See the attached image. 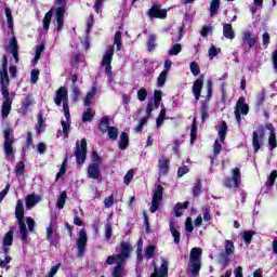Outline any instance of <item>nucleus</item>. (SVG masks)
<instances>
[{
    "instance_id": "obj_21",
    "label": "nucleus",
    "mask_w": 277,
    "mask_h": 277,
    "mask_svg": "<svg viewBox=\"0 0 277 277\" xmlns=\"http://www.w3.org/2000/svg\"><path fill=\"white\" fill-rule=\"evenodd\" d=\"M15 217L17 222L25 220V207L23 206V200L18 199L15 206Z\"/></svg>"
},
{
    "instance_id": "obj_44",
    "label": "nucleus",
    "mask_w": 277,
    "mask_h": 277,
    "mask_svg": "<svg viewBox=\"0 0 277 277\" xmlns=\"http://www.w3.org/2000/svg\"><path fill=\"white\" fill-rule=\"evenodd\" d=\"M207 90L208 93L206 95V101H201V103H209V101H211V97L213 96V82L211 80L207 83Z\"/></svg>"
},
{
    "instance_id": "obj_24",
    "label": "nucleus",
    "mask_w": 277,
    "mask_h": 277,
    "mask_svg": "<svg viewBox=\"0 0 277 277\" xmlns=\"http://www.w3.org/2000/svg\"><path fill=\"white\" fill-rule=\"evenodd\" d=\"M169 227L171 235L174 238V243L179 246V243H181V232L176 229V223H174V221H171Z\"/></svg>"
},
{
    "instance_id": "obj_39",
    "label": "nucleus",
    "mask_w": 277,
    "mask_h": 277,
    "mask_svg": "<svg viewBox=\"0 0 277 277\" xmlns=\"http://www.w3.org/2000/svg\"><path fill=\"white\" fill-rule=\"evenodd\" d=\"M96 113H92V108H87V111L82 115V122H92Z\"/></svg>"
},
{
    "instance_id": "obj_62",
    "label": "nucleus",
    "mask_w": 277,
    "mask_h": 277,
    "mask_svg": "<svg viewBox=\"0 0 277 277\" xmlns=\"http://www.w3.org/2000/svg\"><path fill=\"white\" fill-rule=\"evenodd\" d=\"M160 203L161 201L159 199H151V207L149 209L150 213H157Z\"/></svg>"
},
{
    "instance_id": "obj_26",
    "label": "nucleus",
    "mask_w": 277,
    "mask_h": 277,
    "mask_svg": "<svg viewBox=\"0 0 277 277\" xmlns=\"http://www.w3.org/2000/svg\"><path fill=\"white\" fill-rule=\"evenodd\" d=\"M118 146L120 150H127L129 148V133L121 132Z\"/></svg>"
},
{
    "instance_id": "obj_59",
    "label": "nucleus",
    "mask_w": 277,
    "mask_h": 277,
    "mask_svg": "<svg viewBox=\"0 0 277 277\" xmlns=\"http://www.w3.org/2000/svg\"><path fill=\"white\" fill-rule=\"evenodd\" d=\"M220 153H222V144H220V141L215 140L213 146V155L215 159H217Z\"/></svg>"
},
{
    "instance_id": "obj_46",
    "label": "nucleus",
    "mask_w": 277,
    "mask_h": 277,
    "mask_svg": "<svg viewBox=\"0 0 277 277\" xmlns=\"http://www.w3.org/2000/svg\"><path fill=\"white\" fill-rule=\"evenodd\" d=\"M253 235H256V232H254V230H247V232H243L242 237H243L245 243H247V245L252 243V237H253Z\"/></svg>"
},
{
    "instance_id": "obj_14",
    "label": "nucleus",
    "mask_w": 277,
    "mask_h": 277,
    "mask_svg": "<svg viewBox=\"0 0 277 277\" xmlns=\"http://www.w3.org/2000/svg\"><path fill=\"white\" fill-rule=\"evenodd\" d=\"M148 16L149 18H168V11L166 9H161L160 5L154 4L148 10Z\"/></svg>"
},
{
    "instance_id": "obj_47",
    "label": "nucleus",
    "mask_w": 277,
    "mask_h": 277,
    "mask_svg": "<svg viewBox=\"0 0 277 277\" xmlns=\"http://www.w3.org/2000/svg\"><path fill=\"white\" fill-rule=\"evenodd\" d=\"M15 174L17 176H24L25 175V162L18 161L15 166Z\"/></svg>"
},
{
    "instance_id": "obj_48",
    "label": "nucleus",
    "mask_w": 277,
    "mask_h": 277,
    "mask_svg": "<svg viewBox=\"0 0 277 277\" xmlns=\"http://www.w3.org/2000/svg\"><path fill=\"white\" fill-rule=\"evenodd\" d=\"M135 175V171L130 169L123 177L124 185H131V181H133V176Z\"/></svg>"
},
{
    "instance_id": "obj_33",
    "label": "nucleus",
    "mask_w": 277,
    "mask_h": 277,
    "mask_svg": "<svg viewBox=\"0 0 277 277\" xmlns=\"http://www.w3.org/2000/svg\"><path fill=\"white\" fill-rule=\"evenodd\" d=\"M12 243H14V230H13V229H10V230L6 232V234L4 235V238H3V246L10 247V246H12Z\"/></svg>"
},
{
    "instance_id": "obj_53",
    "label": "nucleus",
    "mask_w": 277,
    "mask_h": 277,
    "mask_svg": "<svg viewBox=\"0 0 277 277\" xmlns=\"http://www.w3.org/2000/svg\"><path fill=\"white\" fill-rule=\"evenodd\" d=\"M108 137L109 140L116 141L118 140V128L116 127H110L108 130Z\"/></svg>"
},
{
    "instance_id": "obj_49",
    "label": "nucleus",
    "mask_w": 277,
    "mask_h": 277,
    "mask_svg": "<svg viewBox=\"0 0 277 277\" xmlns=\"http://www.w3.org/2000/svg\"><path fill=\"white\" fill-rule=\"evenodd\" d=\"M268 146H269L271 150H275V148H277L276 133H269Z\"/></svg>"
},
{
    "instance_id": "obj_50",
    "label": "nucleus",
    "mask_w": 277,
    "mask_h": 277,
    "mask_svg": "<svg viewBox=\"0 0 277 277\" xmlns=\"http://www.w3.org/2000/svg\"><path fill=\"white\" fill-rule=\"evenodd\" d=\"M181 51H183V47L181 45V43H175L168 52V55H179V53H181Z\"/></svg>"
},
{
    "instance_id": "obj_57",
    "label": "nucleus",
    "mask_w": 277,
    "mask_h": 277,
    "mask_svg": "<svg viewBox=\"0 0 277 277\" xmlns=\"http://www.w3.org/2000/svg\"><path fill=\"white\" fill-rule=\"evenodd\" d=\"M276 179H277V171L274 170L268 175V183L266 184L267 187H274V183H276Z\"/></svg>"
},
{
    "instance_id": "obj_41",
    "label": "nucleus",
    "mask_w": 277,
    "mask_h": 277,
    "mask_svg": "<svg viewBox=\"0 0 277 277\" xmlns=\"http://www.w3.org/2000/svg\"><path fill=\"white\" fill-rule=\"evenodd\" d=\"M114 43L117 47V51H120V49H122V32L120 30L115 32Z\"/></svg>"
},
{
    "instance_id": "obj_42",
    "label": "nucleus",
    "mask_w": 277,
    "mask_h": 277,
    "mask_svg": "<svg viewBox=\"0 0 277 277\" xmlns=\"http://www.w3.org/2000/svg\"><path fill=\"white\" fill-rule=\"evenodd\" d=\"M166 81H168V74L167 71H161L157 78L158 88H163V85H166Z\"/></svg>"
},
{
    "instance_id": "obj_6",
    "label": "nucleus",
    "mask_w": 277,
    "mask_h": 277,
    "mask_svg": "<svg viewBox=\"0 0 277 277\" xmlns=\"http://www.w3.org/2000/svg\"><path fill=\"white\" fill-rule=\"evenodd\" d=\"M0 90L4 98L1 106V116L2 118H8V116H10V111H12V98H10V89H8V87H0Z\"/></svg>"
},
{
    "instance_id": "obj_7",
    "label": "nucleus",
    "mask_w": 277,
    "mask_h": 277,
    "mask_svg": "<svg viewBox=\"0 0 277 277\" xmlns=\"http://www.w3.org/2000/svg\"><path fill=\"white\" fill-rule=\"evenodd\" d=\"M233 183L236 189L241 187V169H239V167L233 169V177L225 179L223 185L227 187V189H233Z\"/></svg>"
},
{
    "instance_id": "obj_64",
    "label": "nucleus",
    "mask_w": 277,
    "mask_h": 277,
    "mask_svg": "<svg viewBox=\"0 0 277 277\" xmlns=\"http://www.w3.org/2000/svg\"><path fill=\"white\" fill-rule=\"evenodd\" d=\"M61 124L63 127V133L64 135H66V137H68V132L70 131V121H61Z\"/></svg>"
},
{
    "instance_id": "obj_61",
    "label": "nucleus",
    "mask_w": 277,
    "mask_h": 277,
    "mask_svg": "<svg viewBox=\"0 0 277 277\" xmlns=\"http://www.w3.org/2000/svg\"><path fill=\"white\" fill-rule=\"evenodd\" d=\"M220 49L217 50V48L215 45H211L209 49V60H213L214 57H217V53H220Z\"/></svg>"
},
{
    "instance_id": "obj_58",
    "label": "nucleus",
    "mask_w": 277,
    "mask_h": 277,
    "mask_svg": "<svg viewBox=\"0 0 277 277\" xmlns=\"http://www.w3.org/2000/svg\"><path fill=\"white\" fill-rule=\"evenodd\" d=\"M190 72L194 75V77H198L200 75V66H198V63H190Z\"/></svg>"
},
{
    "instance_id": "obj_32",
    "label": "nucleus",
    "mask_w": 277,
    "mask_h": 277,
    "mask_svg": "<svg viewBox=\"0 0 277 277\" xmlns=\"http://www.w3.org/2000/svg\"><path fill=\"white\" fill-rule=\"evenodd\" d=\"M111 127H109V117L105 116L101 119L98 129L102 133H107Z\"/></svg>"
},
{
    "instance_id": "obj_55",
    "label": "nucleus",
    "mask_w": 277,
    "mask_h": 277,
    "mask_svg": "<svg viewBox=\"0 0 277 277\" xmlns=\"http://www.w3.org/2000/svg\"><path fill=\"white\" fill-rule=\"evenodd\" d=\"M155 250H157V247H155V246H148V247L145 249L146 259H155Z\"/></svg>"
},
{
    "instance_id": "obj_34",
    "label": "nucleus",
    "mask_w": 277,
    "mask_h": 277,
    "mask_svg": "<svg viewBox=\"0 0 277 277\" xmlns=\"http://www.w3.org/2000/svg\"><path fill=\"white\" fill-rule=\"evenodd\" d=\"M51 18H53V10L48 11L43 17L44 31H48L49 27H51Z\"/></svg>"
},
{
    "instance_id": "obj_43",
    "label": "nucleus",
    "mask_w": 277,
    "mask_h": 277,
    "mask_svg": "<svg viewBox=\"0 0 277 277\" xmlns=\"http://www.w3.org/2000/svg\"><path fill=\"white\" fill-rule=\"evenodd\" d=\"M31 147L35 148L36 146L34 145V137L31 136V131H28L25 147L23 148V150L24 151L29 150V148Z\"/></svg>"
},
{
    "instance_id": "obj_4",
    "label": "nucleus",
    "mask_w": 277,
    "mask_h": 277,
    "mask_svg": "<svg viewBox=\"0 0 277 277\" xmlns=\"http://www.w3.org/2000/svg\"><path fill=\"white\" fill-rule=\"evenodd\" d=\"M74 155L78 166H83L85 163V159H88V141L85 138H81L80 144L79 141H77Z\"/></svg>"
},
{
    "instance_id": "obj_36",
    "label": "nucleus",
    "mask_w": 277,
    "mask_h": 277,
    "mask_svg": "<svg viewBox=\"0 0 277 277\" xmlns=\"http://www.w3.org/2000/svg\"><path fill=\"white\" fill-rule=\"evenodd\" d=\"M94 96H96V87L92 88V91L87 93V96L84 98V107H90V105H92V98H94Z\"/></svg>"
},
{
    "instance_id": "obj_35",
    "label": "nucleus",
    "mask_w": 277,
    "mask_h": 277,
    "mask_svg": "<svg viewBox=\"0 0 277 277\" xmlns=\"http://www.w3.org/2000/svg\"><path fill=\"white\" fill-rule=\"evenodd\" d=\"M151 199L154 200H163V186L158 184L156 189L154 190Z\"/></svg>"
},
{
    "instance_id": "obj_22",
    "label": "nucleus",
    "mask_w": 277,
    "mask_h": 277,
    "mask_svg": "<svg viewBox=\"0 0 277 277\" xmlns=\"http://www.w3.org/2000/svg\"><path fill=\"white\" fill-rule=\"evenodd\" d=\"M235 111H238L239 114H242V116H248V113L250 111V107L248 104L243 102V98H239L237 101Z\"/></svg>"
},
{
    "instance_id": "obj_11",
    "label": "nucleus",
    "mask_w": 277,
    "mask_h": 277,
    "mask_svg": "<svg viewBox=\"0 0 277 277\" xmlns=\"http://www.w3.org/2000/svg\"><path fill=\"white\" fill-rule=\"evenodd\" d=\"M10 85V75H8V55L2 56V65L0 67V88Z\"/></svg>"
},
{
    "instance_id": "obj_63",
    "label": "nucleus",
    "mask_w": 277,
    "mask_h": 277,
    "mask_svg": "<svg viewBox=\"0 0 277 277\" xmlns=\"http://www.w3.org/2000/svg\"><path fill=\"white\" fill-rule=\"evenodd\" d=\"M105 209H111L114 207V195H110L104 199Z\"/></svg>"
},
{
    "instance_id": "obj_1",
    "label": "nucleus",
    "mask_w": 277,
    "mask_h": 277,
    "mask_svg": "<svg viewBox=\"0 0 277 277\" xmlns=\"http://www.w3.org/2000/svg\"><path fill=\"white\" fill-rule=\"evenodd\" d=\"M117 254H113L107 256L106 265H115L113 268L111 276L113 277H123L124 273V265H127V261L131 259V253L133 252V246L129 241H121L119 245V249L116 248Z\"/></svg>"
},
{
    "instance_id": "obj_51",
    "label": "nucleus",
    "mask_w": 277,
    "mask_h": 277,
    "mask_svg": "<svg viewBox=\"0 0 277 277\" xmlns=\"http://www.w3.org/2000/svg\"><path fill=\"white\" fill-rule=\"evenodd\" d=\"M200 194H202V185L200 184V181H197L193 186V196L198 197Z\"/></svg>"
},
{
    "instance_id": "obj_37",
    "label": "nucleus",
    "mask_w": 277,
    "mask_h": 277,
    "mask_svg": "<svg viewBox=\"0 0 277 277\" xmlns=\"http://www.w3.org/2000/svg\"><path fill=\"white\" fill-rule=\"evenodd\" d=\"M17 224L19 226V234H21L23 241H27V225L25 224V220L17 221Z\"/></svg>"
},
{
    "instance_id": "obj_40",
    "label": "nucleus",
    "mask_w": 277,
    "mask_h": 277,
    "mask_svg": "<svg viewBox=\"0 0 277 277\" xmlns=\"http://www.w3.org/2000/svg\"><path fill=\"white\" fill-rule=\"evenodd\" d=\"M217 10H220V0H212L210 3V16L213 18L215 14H217Z\"/></svg>"
},
{
    "instance_id": "obj_12",
    "label": "nucleus",
    "mask_w": 277,
    "mask_h": 277,
    "mask_svg": "<svg viewBox=\"0 0 277 277\" xmlns=\"http://www.w3.org/2000/svg\"><path fill=\"white\" fill-rule=\"evenodd\" d=\"M54 103L57 107H60L62 103L63 107H66L68 105V89H66V87L58 88L54 97Z\"/></svg>"
},
{
    "instance_id": "obj_28",
    "label": "nucleus",
    "mask_w": 277,
    "mask_h": 277,
    "mask_svg": "<svg viewBox=\"0 0 277 277\" xmlns=\"http://www.w3.org/2000/svg\"><path fill=\"white\" fill-rule=\"evenodd\" d=\"M40 202V197L35 194H30L26 196V209H34V206Z\"/></svg>"
},
{
    "instance_id": "obj_15",
    "label": "nucleus",
    "mask_w": 277,
    "mask_h": 277,
    "mask_svg": "<svg viewBox=\"0 0 277 277\" xmlns=\"http://www.w3.org/2000/svg\"><path fill=\"white\" fill-rule=\"evenodd\" d=\"M6 51H9L14 58V63L18 64V40L16 37H12L9 41V44L5 48Z\"/></svg>"
},
{
    "instance_id": "obj_29",
    "label": "nucleus",
    "mask_w": 277,
    "mask_h": 277,
    "mask_svg": "<svg viewBox=\"0 0 277 277\" xmlns=\"http://www.w3.org/2000/svg\"><path fill=\"white\" fill-rule=\"evenodd\" d=\"M200 104L201 122L205 124V122H207V119H209V103L200 102Z\"/></svg>"
},
{
    "instance_id": "obj_17",
    "label": "nucleus",
    "mask_w": 277,
    "mask_h": 277,
    "mask_svg": "<svg viewBox=\"0 0 277 277\" xmlns=\"http://www.w3.org/2000/svg\"><path fill=\"white\" fill-rule=\"evenodd\" d=\"M158 168L160 176H167L168 172H170V159L161 156L158 160Z\"/></svg>"
},
{
    "instance_id": "obj_3",
    "label": "nucleus",
    "mask_w": 277,
    "mask_h": 277,
    "mask_svg": "<svg viewBox=\"0 0 277 277\" xmlns=\"http://www.w3.org/2000/svg\"><path fill=\"white\" fill-rule=\"evenodd\" d=\"M235 254V242L233 240L224 241V251H221L219 254V263L224 265V267L228 266L230 263V256Z\"/></svg>"
},
{
    "instance_id": "obj_20",
    "label": "nucleus",
    "mask_w": 277,
    "mask_h": 277,
    "mask_svg": "<svg viewBox=\"0 0 277 277\" xmlns=\"http://www.w3.org/2000/svg\"><path fill=\"white\" fill-rule=\"evenodd\" d=\"M256 42H259V37H252V32L245 31L242 34V43L248 44L249 49H253Z\"/></svg>"
},
{
    "instance_id": "obj_30",
    "label": "nucleus",
    "mask_w": 277,
    "mask_h": 277,
    "mask_svg": "<svg viewBox=\"0 0 277 277\" xmlns=\"http://www.w3.org/2000/svg\"><path fill=\"white\" fill-rule=\"evenodd\" d=\"M226 133H228V124L226 123V121H222L219 127L220 142H224V140H226Z\"/></svg>"
},
{
    "instance_id": "obj_45",
    "label": "nucleus",
    "mask_w": 277,
    "mask_h": 277,
    "mask_svg": "<svg viewBox=\"0 0 277 277\" xmlns=\"http://www.w3.org/2000/svg\"><path fill=\"white\" fill-rule=\"evenodd\" d=\"M37 134L40 135L42 131H44V118L42 117V114L38 115V122H37Z\"/></svg>"
},
{
    "instance_id": "obj_38",
    "label": "nucleus",
    "mask_w": 277,
    "mask_h": 277,
    "mask_svg": "<svg viewBox=\"0 0 277 277\" xmlns=\"http://www.w3.org/2000/svg\"><path fill=\"white\" fill-rule=\"evenodd\" d=\"M67 198L68 194H66V190L62 192L56 202L57 209H64V205H66Z\"/></svg>"
},
{
    "instance_id": "obj_19",
    "label": "nucleus",
    "mask_w": 277,
    "mask_h": 277,
    "mask_svg": "<svg viewBox=\"0 0 277 277\" xmlns=\"http://www.w3.org/2000/svg\"><path fill=\"white\" fill-rule=\"evenodd\" d=\"M88 177L94 181L101 179V167L98 163H91L88 167Z\"/></svg>"
},
{
    "instance_id": "obj_10",
    "label": "nucleus",
    "mask_w": 277,
    "mask_h": 277,
    "mask_svg": "<svg viewBox=\"0 0 277 277\" xmlns=\"http://www.w3.org/2000/svg\"><path fill=\"white\" fill-rule=\"evenodd\" d=\"M111 62H114V48L108 49L102 60V66H105L107 79H111V75H114V71H111Z\"/></svg>"
},
{
    "instance_id": "obj_5",
    "label": "nucleus",
    "mask_w": 277,
    "mask_h": 277,
    "mask_svg": "<svg viewBox=\"0 0 277 277\" xmlns=\"http://www.w3.org/2000/svg\"><path fill=\"white\" fill-rule=\"evenodd\" d=\"M58 5L55 10L56 29L62 31L64 29V14H66V0H55Z\"/></svg>"
},
{
    "instance_id": "obj_31",
    "label": "nucleus",
    "mask_w": 277,
    "mask_h": 277,
    "mask_svg": "<svg viewBox=\"0 0 277 277\" xmlns=\"http://www.w3.org/2000/svg\"><path fill=\"white\" fill-rule=\"evenodd\" d=\"M155 49H157V35L150 34L147 40V50L151 52L155 51Z\"/></svg>"
},
{
    "instance_id": "obj_54",
    "label": "nucleus",
    "mask_w": 277,
    "mask_h": 277,
    "mask_svg": "<svg viewBox=\"0 0 277 277\" xmlns=\"http://www.w3.org/2000/svg\"><path fill=\"white\" fill-rule=\"evenodd\" d=\"M148 97V90L145 88H142L137 91V98L141 101V103H144L146 98Z\"/></svg>"
},
{
    "instance_id": "obj_23",
    "label": "nucleus",
    "mask_w": 277,
    "mask_h": 277,
    "mask_svg": "<svg viewBox=\"0 0 277 277\" xmlns=\"http://www.w3.org/2000/svg\"><path fill=\"white\" fill-rule=\"evenodd\" d=\"M34 105V97L31 96V94H28L24 102L22 103V114L23 116H27V114H29V107Z\"/></svg>"
},
{
    "instance_id": "obj_52",
    "label": "nucleus",
    "mask_w": 277,
    "mask_h": 277,
    "mask_svg": "<svg viewBox=\"0 0 277 277\" xmlns=\"http://www.w3.org/2000/svg\"><path fill=\"white\" fill-rule=\"evenodd\" d=\"M163 120H166V107H163L160 110V113H159V115H158V117L156 119V126L157 127H161V124H163Z\"/></svg>"
},
{
    "instance_id": "obj_25",
    "label": "nucleus",
    "mask_w": 277,
    "mask_h": 277,
    "mask_svg": "<svg viewBox=\"0 0 277 277\" xmlns=\"http://www.w3.org/2000/svg\"><path fill=\"white\" fill-rule=\"evenodd\" d=\"M223 36L227 40H235V30H233L232 24H224L223 25Z\"/></svg>"
},
{
    "instance_id": "obj_27",
    "label": "nucleus",
    "mask_w": 277,
    "mask_h": 277,
    "mask_svg": "<svg viewBox=\"0 0 277 277\" xmlns=\"http://www.w3.org/2000/svg\"><path fill=\"white\" fill-rule=\"evenodd\" d=\"M66 170H68V155H65L64 160L61 164V169L56 173L55 181H60V177L66 174Z\"/></svg>"
},
{
    "instance_id": "obj_8",
    "label": "nucleus",
    "mask_w": 277,
    "mask_h": 277,
    "mask_svg": "<svg viewBox=\"0 0 277 277\" xmlns=\"http://www.w3.org/2000/svg\"><path fill=\"white\" fill-rule=\"evenodd\" d=\"M3 137H4V143H3V148H4V155L6 157H10L14 155V135H12V129L8 128L3 131Z\"/></svg>"
},
{
    "instance_id": "obj_9",
    "label": "nucleus",
    "mask_w": 277,
    "mask_h": 277,
    "mask_svg": "<svg viewBox=\"0 0 277 277\" xmlns=\"http://www.w3.org/2000/svg\"><path fill=\"white\" fill-rule=\"evenodd\" d=\"M259 132L253 131L252 133V146H253V153H259L261 150V146H263V141L265 140V127L260 126Z\"/></svg>"
},
{
    "instance_id": "obj_56",
    "label": "nucleus",
    "mask_w": 277,
    "mask_h": 277,
    "mask_svg": "<svg viewBox=\"0 0 277 277\" xmlns=\"http://www.w3.org/2000/svg\"><path fill=\"white\" fill-rule=\"evenodd\" d=\"M111 235H114L111 225L109 223H106L105 224V239H106V241L111 240Z\"/></svg>"
},
{
    "instance_id": "obj_18",
    "label": "nucleus",
    "mask_w": 277,
    "mask_h": 277,
    "mask_svg": "<svg viewBox=\"0 0 277 277\" xmlns=\"http://www.w3.org/2000/svg\"><path fill=\"white\" fill-rule=\"evenodd\" d=\"M205 85V78L201 76L193 83V94L196 101H200L202 94V88Z\"/></svg>"
},
{
    "instance_id": "obj_60",
    "label": "nucleus",
    "mask_w": 277,
    "mask_h": 277,
    "mask_svg": "<svg viewBox=\"0 0 277 277\" xmlns=\"http://www.w3.org/2000/svg\"><path fill=\"white\" fill-rule=\"evenodd\" d=\"M265 103V91L259 92L256 95V106L261 107Z\"/></svg>"
},
{
    "instance_id": "obj_13",
    "label": "nucleus",
    "mask_w": 277,
    "mask_h": 277,
    "mask_svg": "<svg viewBox=\"0 0 277 277\" xmlns=\"http://www.w3.org/2000/svg\"><path fill=\"white\" fill-rule=\"evenodd\" d=\"M85 246H88V233H85V229L82 228L79 232V237L77 240L78 256H83V254H85Z\"/></svg>"
},
{
    "instance_id": "obj_16",
    "label": "nucleus",
    "mask_w": 277,
    "mask_h": 277,
    "mask_svg": "<svg viewBox=\"0 0 277 277\" xmlns=\"http://www.w3.org/2000/svg\"><path fill=\"white\" fill-rule=\"evenodd\" d=\"M47 241H50V246L54 248H57L60 245V234L55 232L53 235V223H50L47 227Z\"/></svg>"
},
{
    "instance_id": "obj_2",
    "label": "nucleus",
    "mask_w": 277,
    "mask_h": 277,
    "mask_svg": "<svg viewBox=\"0 0 277 277\" xmlns=\"http://www.w3.org/2000/svg\"><path fill=\"white\" fill-rule=\"evenodd\" d=\"M202 249L195 247L190 250L189 260H188V274L193 277H197L200 274L202 267Z\"/></svg>"
}]
</instances>
